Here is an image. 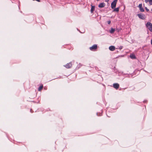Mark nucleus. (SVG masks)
Listing matches in <instances>:
<instances>
[{
  "label": "nucleus",
  "instance_id": "obj_21",
  "mask_svg": "<svg viewBox=\"0 0 152 152\" xmlns=\"http://www.w3.org/2000/svg\"><path fill=\"white\" fill-rule=\"evenodd\" d=\"M151 11H152V9L151 10Z\"/></svg>",
  "mask_w": 152,
  "mask_h": 152
},
{
  "label": "nucleus",
  "instance_id": "obj_19",
  "mask_svg": "<svg viewBox=\"0 0 152 152\" xmlns=\"http://www.w3.org/2000/svg\"><path fill=\"white\" fill-rule=\"evenodd\" d=\"M33 1H36L39 2H40V0H33Z\"/></svg>",
  "mask_w": 152,
  "mask_h": 152
},
{
  "label": "nucleus",
  "instance_id": "obj_10",
  "mask_svg": "<svg viewBox=\"0 0 152 152\" xmlns=\"http://www.w3.org/2000/svg\"><path fill=\"white\" fill-rule=\"evenodd\" d=\"M91 13H92L95 10V6H93L92 4L91 5Z\"/></svg>",
  "mask_w": 152,
  "mask_h": 152
},
{
  "label": "nucleus",
  "instance_id": "obj_15",
  "mask_svg": "<svg viewBox=\"0 0 152 152\" xmlns=\"http://www.w3.org/2000/svg\"><path fill=\"white\" fill-rule=\"evenodd\" d=\"M115 30L113 28H111L110 30V32L111 33H113L115 31Z\"/></svg>",
  "mask_w": 152,
  "mask_h": 152
},
{
  "label": "nucleus",
  "instance_id": "obj_3",
  "mask_svg": "<svg viewBox=\"0 0 152 152\" xmlns=\"http://www.w3.org/2000/svg\"><path fill=\"white\" fill-rule=\"evenodd\" d=\"M97 46L96 44L94 45L91 47L89 48V49L92 51H94L97 49Z\"/></svg>",
  "mask_w": 152,
  "mask_h": 152
},
{
  "label": "nucleus",
  "instance_id": "obj_9",
  "mask_svg": "<svg viewBox=\"0 0 152 152\" xmlns=\"http://www.w3.org/2000/svg\"><path fill=\"white\" fill-rule=\"evenodd\" d=\"M109 49L111 51H113L115 49V47L114 46H111L109 47Z\"/></svg>",
  "mask_w": 152,
  "mask_h": 152
},
{
  "label": "nucleus",
  "instance_id": "obj_14",
  "mask_svg": "<svg viewBox=\"0 0 152 152\" xmlns=\"http://www.w3.org/2000/svg\"><path fill=\"white\" fill-rule=\"evenodd\" d=\"M43 88V85H41L38 88V90L39 91H40Z\"/></svg>",
  "mask_w": 152,
  "mask_h": 152
},
{
  "label": "nucleus",
  "instance_id": "obj_5",
  "mask_svg": "<svg viewBox=\"0 0 152 152\" xmlns=\"http://www.w3.org/2000/svg\"><path fill=\"white\" fill-rule=\"evenodd\" d=\"M72 66V62H70L69 63L65 65L64 66L66 67L67 68H70Z\"/></svg>",
  "mask_w": 152,
  "mask_h": 152
},
{
  "label": "nucleus",
  "instance_id": "obj_7",
  "mask_svg": "<svg viewBox=\"0 0 152 152\" xmlns=\"http://www.w3.org/2000/svg\"><path fill=\"white\" fill-rule=\"evenodd\" d=\"M138 7L139 8L141 12H143L144 11V9L142 7V4H139Z\"/></svg>",
  "mask_w": 152,
  "mask_h": 152
},
{
  "label": "nucleus",
  "instance_id": "obj_17",
  "mask_svg": "<svg viewBox=\"0 0 152 152\" xmlns=\"http://www.w3.org/2000/svg\"><path fill=\"white\" fill-rule=\"evenodd\" d=\"M111 23L110 20H108L107 21V23L108 24H110Z\"/></svg>",
  "mask_w": 152,
  "mask_h": 152
},
{
  "label": "nucleus",
  "instance_id": "obj_1",
  "mask_svg": "<svg viewBox=\"0 0 152 152\" xmlns=\"http://www.w3.org/2000/svg\"><path fill=\"white\" fill-rule=\"evenodd\" d=\"M146 26L150 31L152 32V24L150 22H148Z\"/></svg>",
  "mask_w": 152,
  "mask_h": 152
},
{
  "label": "nucleus",
  "instance_id": "obj_20",
  "mask_svg": "<svg viewBox=\"0 0 152 152\" xmlns=\"http://www.w3.org/2000/svg\"><path fill=\"white\" fill-rule=\"evenodd\" d=\"M109 0H105V1L107 2H108Z\"/></svg>",
  "mask_w": 152,
  "mask_h": 152
},
{
  "label": "nucleus",
  "instance_id": "obj_13",
  "mask_svg": "<svg viewBox=\"0 0 152 152\" xmlns=\"http://www.w3.org/2000/svg\"><path fill=\"white\" fill-rule=\"evenodd\" d=\"M119 7H117L116 8H115L114 10H113V11L114 12L115 11L116 12H118L119 11Z\"/></svg>",
  "mask_w": 152,
  "mask_h": 152
},
{
  "label": "nucleus",
  "instance_id": "obj_12",
  "mask_svg": "<svg viewBox=\"0 0 152 152\" xmlns=\"http://www.w3.org/2000/svg\"><path fill=\"white\" fill-rule=\"evenodd\" d=\"M130 57L131 58L135 59L136 58L135 56L133 54H131L130 55Z\"/></svg>",
  "mask_w": 152,
  "mask_h": 152
},
{
  "label": "nucleus",
  "instance_id": "obj_6",
  "mask_svg": "<svg viewBox=\"0 0 152 152\" xmlns=\"http://www.w3.org/2000/svg\"><path fill=\"white\" fill-rule=\"evenodd\" d=\"M113 86V87L116 89H118L119 87V85L118 83H114Z\"/></svg>",
  "mask_w": 152,
  "mask_h": 152
},
{
  "label": "nucleus",
  "instance_id": "obj_11",
  "mask_svg": "<svg viewBox=\"0 0 152 152\" xmlns=\"http://www.w3.org/2000/svg\"><path fill=\"white\" fill-rule=\"evenodd\" d=\"M145 2L146 3L149 2L150 5H152V0H145Z\"/></svg>",
  "mask_w": 152,
  "mask_h": 152
},
{
  "label": "nucleus",
  "instance_id": "obj_18",
  "mask_svg": "<svg viewBox=\"0 0 152 152\" xmlns=\"http://www.w3.org/2000/svg\"><path fill=\"white\" fill-rule=\"evenodd\" d=\"M123 47L122 46H121L119 47V49L120 50H121L122 49Z\"/></svg>",
  "mask_w": 152,
  "mask_h": 152
},
{
  "label": "nucleus",
  "instance_id": "obj_16",
  "mask_svg": "<svg viewBox=\"0 0 152 152\" xmlns=\"http://www.w3.org/2000/svg\"><path fill=\"white\" fill-rule=\"evenodd\" d=\"M145 10H146L147 11V12H148V11H149V10L147 8V7H145Z\"/></svg>",
  "mask_w": 152,
  "mask_h": 152
},
{
  "label": "nucleus",
  "instance_id": "obj_8",
  "mask_svg": "<svg viewBox=\"0 0 152 152\" xmlns=\"http://www.w3.org/2000/svg\"><path fill=\"white\" fill-rule=\"evenodd\" d=\"M105 5V4L104 3H100L98 5V7L99 8H102L104 7Z\"/></svg>",
  "mask_w": 152,
  "mask_h": 152
},
{
  "label": "nucleus",
  "instance_id": "obj_2",
  "mask_svg": "<svg viewBox=\"0 0 152 152\" xmlns=\"http://www.w3.org/2000/svg\"><path fill=\"white\" fill-rule=\"evenodd\" d=\"M118 0H114L111 4V7L112 9H114L116 7Z\"/></svg>",
  "mask_w": 152,
  "mask_h": 152
},
{
  "label": "nucleus",
  "instance_id": "obj_4",
  "mask_svg": "<svg viewBox=\"0 0 152 152\" xmlns=\"http://www.w3.org/2000/svg\"><path fill=\"white\" fill-rule=\"evenodd\" d=\"M137 15L140 19L142 20H145L146 18L145 15L142 13L137 14Z\"/></svg>",
  "mask_w": 152,
  "mask_h": 152
}]
</instances>
